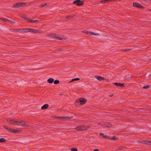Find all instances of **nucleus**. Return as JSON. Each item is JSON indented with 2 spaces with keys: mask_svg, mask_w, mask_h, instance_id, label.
<instances>
[{
  "mask_svg": "<svg viewBox=\"0 0 151 151\" xmlns=\"http://www.w3.org/2000/svg\"><path fill=\"white\" fill-rule=\"evenodd\" d=\"M8 121L10 124L18 126L23 127L28 125V124L23 121L17 120L14 119L9 118L8 119Z\"/></svg>",
  "mask_w": 151,
  "mask_h": 151,
  "instance_id": "nucleus-1",
  "label": "nucleus"
},
{
  "mask_svg": "<svg viewBox=\"0 0 151 151\" xmlns=\"http://www.w3.org/2000/svg\"><path fill=\"white\" fill-rule=\"evenodd\" d=\"M47 36L54 39H56L59 40L65 41L67 40V38L63 36L54 34L48 35Z\"/></svg>",
  "mask_w": 151,
  "mask_h": 151,
  "instance_id": "nucleus-2",
  "label": "nucleus"
},
{
  "mask_svg": "<svg viewBox=\"0 0 151 151\" xmlns=\"http://www.w3.org/2000/svg\"><path fill=\"white\" fill-rule=\"evenodd\" d=\"M26 4V3L25 2L17 3L15 4L13 6V7L15 8H18V7H23L25 4Z\"/></svg>",
  "mask_w": 151,
  "mask_h": 151,
  "instance_id": "nucleus-3",
  "label": "nucleus"
},
{
  "mask_svg": "<svg viewBox=\"0 0 151 151\" xmlns=\"http://www.w3.org/2000/svg\"><path fill=\"white\" fill-rule=\"evenodd\" d=\"M5 129L8 130L9 131L12 132L13 133H17L18 132V131L16 129H12L11 128L8 127L7 126H5L4 127Z\"/></svg>",
  "mask_w": 151,
  "mask_h": 151,
  "instance_id": "nucleus-4",
  "label": "nucleus"
},
{
  "mask_svg": "<svg viewBox=\"0 0 151 151\" xmlns=\"http://www.w3.org/2000/svg\"><path fill=\"white\" fill-rule=\"evenodd\" d=\"M78 103H80L81 105H83L85 104L86 100L84 98H80L76 100Z\"/></svg>",
  "mask_w": 151,
  "mask_h": 151,
  "instance_id": "nucleus-5",
  "label": "nucleus"
},
{
  "mask_svg": "<svg viewBox=\"0 0 151 151\" xmlns=\"http://www.w3.org/2000/svg\"><path fill=\"white\" fill-rule=\"evenodd\" d=\"M84 2L83 1H80V0H76L73 2V3L76 4L78 6H80L82 5Z\"/></svg>",
  "mask_w": 151,
  "mask_h": 151,
  "instance_id": "nucleus-6",
  "label": "nucleus"
},
{
  "mask_svg": "<svg viewBox=\"0 0 151 151\" xmlns=\"http://www.w3.org/2000/svg\"><path fill=\"white\" fill-rule=\"evenodd\" d=\"M85 127L83 126V125H80L77 127L76 129L77 131H84L85 130Z\"/></svg>",
  "mask_w": 151,
  "mask_h": 151,
  "instance_id": "nucleus-7",
  "label": "nucleus"
},
{
  "mask_svg": "<svg viewBox=\"0 0 151 151\" xmlns=\"http://www.w3.org/2000/svg\"><path fill=\"white\" fill-rule=\"evenodd\" d=\"M133 6H134L135 7L141 8H143V7L141 5L139 4V3H137L135 2H134L133 3Z\"/></svg>",
  "mask_w": 151,
  "mask_h": 151,
  "instance_id": "nucleus-8",
  "label": "nucleus"
},
{
  "mask_svg": "<svg viewBox=\"0 0 151 151\" xmlns=\"http://www.w3.org/2000/svg\"><path fill=\"white\" fill-rule=\"evenodd\" d=\"M0 19H1L2 20L4 21V22H11V23H15V22H14L10 21V20H8V19H5V18H0Z\"/></svg>",
  "mask_w": 151,
  "mask_h": 151,
  "instance_id": "nucleus-9",
  "label": "nucleus"
},
{
  "mask_svg": "<svg viewBox=\"0 0 151 151\" xmlns=\"http://www.w3.org/2000/svg\"><path fill=\"white\" fill-rule=\"evenodd\" d=\"M89 33L90 35H95V36H99V34L97 33H94L92 32H89L88 31L86 32V34H88V33Z\"/></svg>",
  "mask_w": 151,
  "mask_h": 151,
  "instance_id": "nucleus-10",
  "label": "nucleus"
},
{
  "mask_svg": "<svg viewBox=\"0 0 151 151\" xmlns=\"http://www.w3.org/2000/svg\"><path fill=\"white\" fill-rule=\"evenodd\" d=\"M29 31L28 29H21L18 30L19 32H27Z\"/></svg>",
  "mask_w": 151,
  "mask_h": 151,
  "instance_id": "nucleus-11",
  "label": "nucleus"
},
{
  "mask_svg": "<svg viewBox=\"0 0 151 151\" xmlns=\"http://www.w3.org/2000/svg\"><path fill=\"white\" fill-rule=\"evenodd\" d=\"M115 0H101V3H106L107 2H109L111 1H114Z\"/></svg>",
  "mask_w": 151,
  "mask_h": 151,
  "instance_id": "nucleus-12",
  "label": "nucleus"
},
{
  "mask_svg": "<svg viewBox=\"0 0 151 151\" xmlns=\"http://www.w3.org/2000/svg\"><path fill=\"white\" fill-rule=\"evenodd\" d=\"M48 106L49 105L48 104H46L44 105L43 106L41 107V109H42L44 110L47 108L48 107Z\"/></svg>",
  "mask_w": 151,
  "mask_h": 151,
  "instance_id": "nucleus-13",
  "label": "nucleus"
},
{
  "mask_svg": "<svg viewBox=\"0 0 151 151\" xmlns=\"http://www.w3.org/2000/svg\"><path fill=\"white\" fill-rule=\"evenodd\" d=\"M96 78L100 81L104 80V77L100 76H97L96 77Z\"/></svg>",
  "mask_w": 151,
  "mask_h": 151,
  "instance_id": "nucleus-14",
  "label": "nucleus"
},
{
  "mask_svg": "<svg viewBox=\"0 0 151 151\" xmlns=\"http://www.w3.org/2000/svg\"><path fill=\"white\" fill-rule=\"evenodd\" d=\"M113 83L115 85L119 87H122L124 86V85L122 84L118 83Z\"/></svg>",
  "mask_w": 151,
  "mask_h": 151,
  "instance_id": "nucleus-15",
  "label": "nucleus"
},
{
  "mask_svg": "<svg viewBox=\"0 0 151 151\" xmlns=\"http://www.w3.org/2000/svg\"><path fill=\"white\" fill-rule=\"evenodd\" d=\"M54 81V79L52 78H49L47 81L48 82L50 83H53Z\"/></svg>",
  "mask_w": 151,
  "mask_h": 151,
  "instance_id": "nucleus-16",
  "label": "nucleus"
},
{
  "mask_svg": "<svg viewBox=\"0 0 151 151\" xmlns=\"http://www.w3.org/2000/svg\"><path fill=\"white\" fill-rule=\"evenodd\" d=\"M100 136H101L102 137H104L105 139H108L109 138V137L107 136L104 135V134L103 133H100Z\"/></svg>",
  "mask_w": 151,
  "mask_h": 151,
  "instance_id": "nucleus-17",
  "label": "nucleus"
},
{
  "mask_svg": "<svg viewBox=\"0 0 151 151\" xmlns=\"http://www.w3.org/2000/svg\"><path fill=\"white\" fill-rule=\"evenodd\" d=\"M108 139L113 140H116L117 139V138L116 137H115V136H114L111 137V138H109Z\"/></svg>",
  "mask_w": 151,
  "mask_h": 151,
  "instance_id": "nucleus-18",
  "label": "nucleus"
},
{
  "mask_svg": "<svg viewBox=\"0 0 151 151\" xmlns=\"http://www.w3.org/2000/svg\"><path fill=\"white\" fill-rule=\"evenodd\" d=\"M138 142L139 143H142L144 144H146V141L143 140L142 141H138Z\"/></svg>",
  "mask_w": 151,
  "mask_h": 151,
  "instance_id": "nucleus-19",
  "label": "nucleus"
},
{
  "mask_svg": "<svg viewBox=\"0 0 151 151\" xmlns=\"http://www.w3.org/2000/svg\"><path fill=\"white\" fill-rule=\"evenodd\" d=\"M6 139L4 138H0V142H2L6 141Z\"/></svg>",
  "mask_w": 151,
  "mask_h": 151,
  "instance_id": "nucleus-20",
  "label": "nucleus"
},
{
  "mask_svg": "<svg viewBox=\"0 0 151 151\" xmlns=\"http://www.w3.org/2000/svg\"><path fill=\"white\" fill-rule=\"evenodd\" d=\"M80 79L79 78H74V79H72L71 81L70 82H73L75 81H78V80H79Z\"/></svg>",
  "mask_w": 151,
  "mask_h": 151,
  "instance_id": "nucleus-21",
  "label": "nucleus"
},
{
  "mask_svg": "<svg viewBox=\"0 0 151 151\" xmlns=\"http://www.w3.org/2000/svg\"><path fill=\"white\" fill-rule=\"evenodd\" d=\"M29 29V31H30V32H34V33H35V32H37L35 30H34L33 29Z\"/></svg>",
  "mask_w": 151,
  "mask_h": 151,
  "instance_id": "nucleus-22",
  "label": "nucleus"
},
{
  "mask_svg": "<svg viewBox=\"0 0 151 151\" xmlns=\"http://www.w3.org/2000/svg\"><path fill=\"white\" fill-rule=\"evenodd\" d=\"M22 18L24 19L27 20L28 21L30 22V20H29L28 18L25 17H22Z\"/></svg>",
  "mask_w": 151,
  "mask_h": 151,
  "instance_id": "nucleus-23",
  "label": "nucleus"
},
{
  "mask_svg": "<svg viewBox=\"0 0 151 151\" xmlns=\"http://www.w3.org/2000/svg\"><path fill=\"white\" fill-rule=\"evenodd\" d=\"M150 88V86H144L143 87V89H148Z\"/></svg>",
  "mask_w": 151,
  "mask_h": 151,
  "instance_id": "nucleus-24",
  "label": "nucleus"
},
{
  "mask_svg": "<svg viewBox=\"0 0 151 151\" xmlns=\"http://www.w3.org/2000/svg\"><path fill=\"white\" fill-rule=\"evenodd\" d=\"M59 83V81L58 80H55L54 81V84H58Z\"/></svg>",
  "mask_w": 151,
  "mask_h": 151,
  "instance_id": "nucleus-25",
  "label": "nucleus"
},
{
  "mask_svg": "<svg viewBox=\"0 0 151 151\" xmlns=\"http://www.w3.org/2000/svg\"><path fill=\"white\" fill-rule=\"evenodd\" d=\"M71 151H78L77 150V149L75 148H72L71 149Z\"/></svg>",
  "mask_w": 151,
  "mask_h": 151,
  "instance_id": "nucleus-26",
  "label": "nucleus"
},
{
  "mask_svg": "<svg viewBox=\"0 0 151 151\" xmlns=\"http://www.w3.org/2000/svg\"><path fill=\"white\" fill-rule=\"evenodd\" d=\"M146 142H147L146 144L151 145V141H146Z\"/></svg>",
  "mask_w": 151,
  "mask_h": 151,
  "instance_id": "nucleus-27",
  "label": "nucleus"
},
{
  "mask_svg": "<svg viewBox=\"0 0 151 151\" xmlns=\"http://www.w3.org/2000/svg\"><path fill=\"white\" fill-rule=\"evenodd\" d=\"M58 118H62L64 119H66V118H68V116H63L62 117H58Z\"/></svg>",
  "mask_w": 151,
  "mask_h": 151,
  "instance_id": "nucleus-28",
  "label": "nucleus"
},
{
  "mask_svg": "<svg viewBox=\"0 0 151 151\" xmlns=\"http://www.w3.org/2000/svg\"><path fill=\"white\" fill-rule=\"evenodd\" d=\"M83 126L85 127V130L86 129H87L89 127L88 126Z\"/></svg>",
  "mask_w": 151,
  "mask_h": 151,
  "instance_id": "nucleus-29",
  "label": "nucleus"
},
{
  "mask_svg": "<svg viewBox=\"0 0 151 151\" xmlns=\"http://www.w3.org/2000/svg\"><path fill=\"white\" fill-rule=\"evenodd\" d=\"M37 21H38V20H30V22H37Z\"/></svg>",
  "mask_w": 151,
  "mask_h": 151,
  "instance_id": "nucleus-30",
  "label": "nucleus"
},
{
  "mask_svg": "<svg viewBox=\"0 0 151 151\" xmlns=\"http://www.w3.org/2000/svg\"><path fill=\"white\" fill-rule=\"evenodd\" d=\"M106 126V127H111V126L110 124L106 125L105 126Z\"/></svg>",
  "mask_w": 151,
  "mask_h": 151,
  "instance_id": "nucleus-31",
  "label": "nucleus"
},
{
  "mask_svg": "<svg viewBox=\"0 0 151 151\" xmlns=\"http://www.w3.org/2000/svg\"><path fill=\"white\" fill-rule=\"evenodd\" d=\"M44 6L47 7L48 6V5H47V4H44Z\"/></svg>",
  "mask_w": 151,
  "mask_h": 151,
  "instance_id": "nucleus-32",
  "label": "nucleus"
},
{
  "mask_svg": "<svg viewBox=\"0 0 151 151\" xmlns=\"http://www.w3.org/2000/svg\"><path fill=\"white\" fill-rule=\"evenodd\" d=\"M130 50V49H125L124 50V51H128V50Z\"/></svg>",
  "mask_w": 151,
  "mask_h": 151,
  "instance_id": "nucleus-33",
  "label": "nucleus"
},
{
  "mask_svg": "<svg viewBox=\"0 0 151 151\" xmlns=\"http://www.w3.org/2000/svg\"><path fill=\"white\" fill-rule=\"evenodd\" d=\"M73 117L72 116H68V119L72 118Z\"/></svg>",
  "mask_w": 151,
  "mask_h": 151,
  "instance_id": "nucleus-34",
  "label": "nucleus"
},
{
  "mask_svg": "<svg viewBox=\"0 0 151 151\" xmlns=\"http://www.w3.org/2000/svg\"><path fill=\"white\" fill-rule=\"evenodd\" d=\"M93 151H99V150L97 149H95V150H93Z\"/></svg>",
  "mask_w": 151,
  "mask_h": 151,
  "instance_id": "nucleus-35",
  "label": "nucleus"
},
{
  "mask_svg": "<svg viewBox=\"0 0 151 151\" xmlns=\"http://www.w3.org/2000/svg\"><path fill=\"white\" fill-rule=\"evenodd\" d=\"M44 4H42V5H41V6H41V7H44Z\"/></svg>",
  "mask_w": 151,
  "mask_h": 151,
  "instance_id": "nucleus-36",
  "label": "nucleus"
},
{
  "mask_svg": "<svg viewBox=\"0 0 151 151\" xmlns=\"http://www.w3.org/2000/svg\"><path fill=\"white\" fill-rule=\"evenodd\" d=\"M113 96V94L110 95H109V96L110 97H112Z\"/></svg>",
  "mask_w": 151,
  "mask_h": 151,
  "instance_id": "nucleus-37",
  "label": "nucleus"
},
{
  "mask_svg": "<svg viewBox=\"0 0 151 151\" xmlns=\"http://www.w3.org/2000/svg\"><path fill=\"white\" fill-rule=\"evenodd\" d=\"M149 76H151V74L149 75Z\"/></svg>",
  "mask_w": 151,
  "mask_h": 151,
  "instance_id": "nucleus-38",
  "label": "nucleus"
}]
</instances>
